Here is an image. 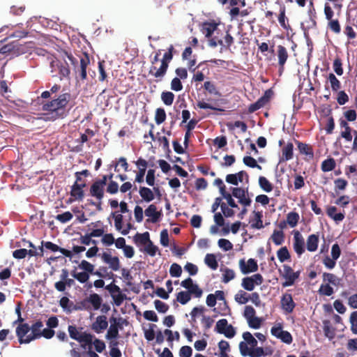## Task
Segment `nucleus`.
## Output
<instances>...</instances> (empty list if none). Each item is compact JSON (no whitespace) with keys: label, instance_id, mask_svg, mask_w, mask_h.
Listing matches in <instances>:
<instances>
[{"label":"nucleus","instance_id":"obj_5","mask_svg":"<svg viewBox=\"0 0 357 357\" xmlns=\"http://www.w3.org/2000/svg\"><path fill=\"white\" fill-rule=\"evenodd\" d=\"M31 331L28 324H18L15 329L16 335L20 344H29L32 342L31 334L27 335Z\"/></svg>","mask_w":357,"mask_h":357},{"label":"nucleus","instance_id":"obj_27","mask_svg":"<svg viewBox=\"0 0 357 357\" xmlns=\"http://www.w3.org/2000/svg\"><path fill=\"white\" fill-rule=\"evenodd\" d=\"M319 235L312 234L308 236L306 241V248L309 252H315L319 245Z\"/></svg>","mask_w":357,"mask_h":357},{"label":"nucleus","instance_id":"obj_39","mask_svg":"<svg viewBox=\"0 0 357 357\" xmlns=\"http://www.w3.org/2000/svg\"><path fill=\"white\" fill-rule=\"evenodd\" d=\"M271 238L276 245H280L284 241V234L282 230L275 229L271 236Z\"/></svg>","mask_w":357,"mask_h":357},{"label":"nucleus","instance_id":"obj_45","mask_svg":"<svg viewBox=\"0 0 357 357\" xmlns=\"http://www.w3.org/2000/svg\"><path fill=\"white\" fill-rule=\"evenodd\" d=\"M300 216L296 212H290L287 215V222L291 227H294L297 225Z\"/></svg>","mask_w":357,"mask_h":357},{"label":"nucleus","instance_id":"obj_44","mask_svg":"<svg viewBox=\"0 0 357 357\" xmlns=\"http://www.w3.org/2000/svg\"><path fill=\"white\" fill-rule=\"evenodd\" d=\"M277 256L280 262H284L291 258L289 252L286 246L282 247L278 250Z\"/></svg>","mask_w":357,"mask_h":357},{"label":"nucleus","instance_id":"obj_31","mask_svg":"<svg viewBox=\"0 0 357 357\" xmlns=\"http://www.w3.org/2000/svg\"><path fill=\"white\" fill-rule=\"evenodd\" d=\"M254 219L250 221L251 227L253 229H261L264 228L262 221V212L261 211H253Z\"/></svg>","mask_w":357,"mask_h":357},{"label":"nucleus","instance_id":"obj_63","mask_svg":"<svg viewBox=\"0 0 357 357\" xmlns=\"http://www.w3.org/2000/svg\"><path fill=\"white\" fill-rule=\"evenodd\" d=\"M267 354L264 351V349L263 347H256L254 348H252V350L250 351V357H261L266 356Z\"/></svg>","mask_w":357,"mask_h":357},{"label":"nucleus","instance_id":"obj_56","mask_svg":"<svg viewBox=\"0 0 357 357\" xmlns=\"http://www.w3.org/2000/svg\"><path fill=\"white\" fill-rule=\"evenodd\" d=\"M14 43H10L1 47L0 54L14 56Z\"/></svg>","mask_w":357,"mask_h":357},{"label":"nucleus","instance_id":"obj_35","mask_svg":"<svg viewBox=\"0 0 357 357\" xmlns=\"http://www.w3.org/2000/svg\"><path fill=\"white\" fill-rule=\"evenodd\" d=\"M139 193L142 198L146 202H150L154 199V195L152 190L146 187H140Z\"/></svg>","mask_w":357,"mask_h":357},{"label":"nucleus","instance_id":"obj_52","mask_svg":"<svg viewBox=\"0 0 357 357\" xmlns=\"http://www.w3.org/2000/svg\"><path fill=\"white\" fill-rule=\"evenodd\" d=\"M161 99L165 105H172L174 100V94L170 91H164L161 94Z\"/></svg>","mask_w":357,"mask_h":357},{"label":"nucleus","instance_id":"obj_41","mask_svg":"<svg viewBox=\"0 0 357 357\" xmlns=\"http://www.w3.org/2000/svg\"><path fill=\"white\" fill-rule=\"evenodd\" d=\"M323 280L324 282H327V284H331L335 286L338 285L340 283V279L335 274L331 273H324Z\"/></svg>","mask_w":357,"mask_h":357},{"label":"nucleus","instance_id":"obj_55","mask_svg":"<svg viewBox=\"0 0 357 357\" xmlns=\"http://www.w3.org/2000/svg\"><path fill=\"white\" fill-rule=\"evenodd\" d=\"M166 119V113L164 109L158 108L155 111V121L158 125L162 123Z\"/></svg>","mask_w":357,"mask_h":357},{"label":"nucleus","instance_id":"obj_9","mask_svg":"<svg viewBox=\"0 0 357 357\" xmlns=\"http://www.w3.org/2000/svg\"><path fill=\"white\" fill-rule=\"evenodd\" d=\"M282 278L285 279V282L282 283L284 287L291 286L294 284L296 279L300 275V272H294L291 266L288 265L283 266Z\"/></svg>","mask_w":357,"mask_h":357},{"label":"nucleus","instance_id":"obj_64","mask_svg":"<svg viewBox=\"0 0 357 357\" xmlns=\"http://www.w3.org/2000/svg\"><path fill=\"white\" fill-rule=\"evenodd\" d=\"M351 330L354 334H357V311L353 312L350 315Z\"/></svg>","mask_w":357,"mask_h":357},{"label":"nucleus","instance_id":"obj_61","mask_svg":"<svg viewBox=\"0 0 357 357\" xmlns=\"http://www.w3.org/2000/svg\"><path fill=\"white\" fill-rule=\"evenodd\" d=\"M328 27L331 31H332L336 34L340 33L341 31L340 24L337 20H329Z\"/></svg>","mask_w":357,"mask_h":357},{"label":"nucleus","instance_id":"obj_20","mask_svg":"<svg viewBox=\"0 0 357 357\" xmlns=\"http://www.w3.org/2000/svg\"><path fill=\"white\" fill-rule=\"evenodd\" d=\"M86 186V181L80 183H74L71 186L70 195L75 200L82 201L84 197L83 188Z\"/></svg>","mask_w":357,"mask_h":357},{"label":"nucleus","instance_id":"obj_22","mask_svg":"<svg viewBox=\"0 0 357 357\" xmlns=\"http://www.w3.org/2000/svg\"><path fill=\"white\" fill-rule=\"evenodd\" d=\"M218 25L219 24L215 21L205 22L202 25L201 31L206 38L209 39L213 34H215L218 28Z\"/></svg>","mask_w":357,"mask_h":357},{"label":"nucleus","instance_id":"obj_2","mask_svg":"<svg viewBox=\"0 0 357 357\" xmlns=\"http://www.w3.org/2000/svg\"><path fill=\"white\" fill-rule=\"evenodd\" d=\"M337 197H338L335 199L334 203L337 206H339L340 207L343 208L342 212L337 213V208L334 206H329L326 208L327 215L333 220H334L336 223H339L344 219L345 214L344 208L348 206V204L350 203L351 200L350 197L347 195H340Z\"/></svg>","mask_w":357,"mask_h":357},{"label":"nucleus","instance_id":"obj_6","mask_svg":"<svg viewBox=\"0 0 357 357\" xmlns=\"http://www.w3.org/2000/svg\"><path fill=\"white\" fill-rule=\"evenodd\" d=\"M263 282L262 275L260 273H256L250 277L243 278L241 286L244 289L251 291L255 289V285H260Z\"/></svg>","mask_w":357,"mask_h":357},{"label":"nucleus","instance_id":"obj_21","mask_svg":"<svg viewBox=\"0 0 357 357\" xmlns=\"http://www.w3.org/2000/svg\"><path fill=\"white\" fill-rule=\"evenodd\" d=\"M108 326L107 317L105 315L98 316L96 321L92 324L91 328L96 333H100Z\"/></svg>","mask_w":357,"mask_h":357},{"label":"nucleus","instance_id":"obj_24","mask_svg":"<svg viewBox=\"0 0 357 357\" xmlns=\"http://www.w3.org/2000/svg\"><path fill=\"white\" fill-rule=\"evenodd\" d=\"M105 186L95 181L90 187V195L101 201L104 197Z\"/></svg>","mask_w":357,"mask_h":357},{"label":"nucleus","instance_id":"obj_59","mask_svg":"<svg viewBox=\"0 0 357 357\" xmlns=\"http://www.w3.org/2000/svg\"><path fill=\"white\" fill-rule=\"evenodd\" d=\"M14 43V56L23 54L26 52V47L24 45L20 44L18 41H13Z\"/></svg>","mask_w":357,"mask_h":357},{"label":"nucleus","instance_id":"obj_32","mask_svg":"<svg viewBox=\"0 0 357 357\" xmlns=\"http://www.w3.org/2000/svg\"><path fill=\"white\" fill-rule=\"evenodd\" d=\"M133 240L137 245H146L151 241L149 233L148 231L143 234L137 233Z\"/></svg>","mask_w":357,"mask_h":357},{"label":"nucleus","instance_id":"obj_54","mask_svg":"<svg viewBox=\"0 0 357 357\" xmlns=\"http://www.w3.org/2000/svg\"><path fill=\"white\" fill-rule=\"evenodd\" d=\"M243 163L251 168H257L258 169H261V166L257 164L256 160L251 156H245L243 158Z\"/></svg>","mask_w":357,"mask_h":357},{"label":"nucleus","instance_id":"obj_38","mask_svg":"<svg viewBox=\"0 0 357 357\" xmlns=\"http://www.w3.org/2000/svg\"><path fill=\"white\" fill-rule=\"evenodd\" d=\"M204 262L213 271L216 270L218 267V263L214 254H206L204 258Z\"/></svg>","mask_w":357,"mask_h":357},{"label":"nucleus","instance_id":"obj_14","mask_svg":"<svg viewBox=\"0 0 357 357\" xmlns=\"http://www.w3.org/2000/svg\"><path fill=\"white\" fill-rule=\"evenodd\" d=\"M121 319H117L114 317L109 318L110 326L106 334V338L107 340L116 339L119 336V328H121L119 321Z\"/></svg>","mask_w":357,"mask_h":357},{"label":"nucleus","instance_id":"obj_10","mask_svg":"<svg viewBox=\"0 0 357 357\" xmlns=\"http://www.w3.org/2000/svg\"><path fill=\"white\" fill-rule=\"evenodd\" d=\"M238 265L241 273L244 275L258 271V264L255 259L250 258L247 262L244 259H241L239 260Z\"/></svg>","mask_w":357,"mask_h":357},{"label":"nucleus","instance_id":"obj_11","mask_svg":"<svg viewBox=\"0 0 357 357\" xmlns=\"http://www.w3.org/2000/svg\"><path fill=\"white\" fill-rule=\"evenodd\" d=\"M232 195L238 199V203L244 206H249L251 199L248 197V190L241 188H231Z\"/></svg>","mask_w":357,"mask_h":357},{"label":"nucleus","instance_id":"obj_33","mask_svg":"<svg viewBox=\"0 0 357 357\" xmlns=\"http://www.w3.org/2000/svg\"><path fill=\"white\" fill-rule=\"evenodd\" d=\"M89 303L93 306V310H98L100 309L102 299L100 295L93 293L91 294L88 297Z\"/></svg>","mask_w":357,"mask_h":357},{"label":"nucleus","instance_id":"obj_13","mask_svg":"<svg viewBox=\"0 0 357 357\" xmlns=\"http://www.w3.org/2000/svg\"><path fill=\"white\" fill-rule=\"evenodd\" d=\"M293 248L298 257H301L305 252L304 238L298 231L294 232Z\"/></svg>","mask_w":357,"mask_h":357},{"label":"nucleus","instance_id":"obj_34","mask_svg":"<svg viewBox=\"0 0 357 357\" xmlns=\"http://www.w3.org/2000/svg\"><path fill=\"white\" fill-rule=\"evenodd\" d=\"M297 144L298 149L301 154L305 155L309 157L310 159L313 158L314 153L311 146L300 142H297Z\"/></svg>","mask_w":357,"mask_h":357},{"label":"nucleus","instance_id":"obj_25","mask_svg":"<svg viewBox=\"0 0 357 357\" xmlns=\"http://www.w3.org/2000/svg\"><path fill=\"white\" fill-rule=\"evenodd\" d=\"M59 319L56 316H51L46 321L45 331H49L50 333L47 335V339H51L55 335V331L54 328H56L59 326Z\"/></svg>","mask_w":357,"mask_h":357},{"label":"nucleus","instance_id":"obj_17","mask_svg":"<svg viewBox=\"0 0 357 357\" xmlns=\"http://www.w3.org/2000/svg\"><path fill=\"white\" fill-rule=\"evenodd\" d=\"M271 90L266 91L264 95L259 98L255 102L251 104L248 107V112L253 113L257 110L264 107L268 102L270 99L269 93Z\"/></svg>","mask_w":357,"mask_h":357},{"label":"nucleus","instance_id":"obj_43","mask_svg":"<svg viewBox=\"0 0 357 357\" xmlns=\"http://www.w3.org/2000/svg\"><path fill=\"white\" fill-rule=\"evenodd\" d=\"M342 296L347 297V304L352 309H357V293L348 296L347 291L342 292Z\"/></svg>","mask_w":357,"mask_h":357},{"label":"nucleus","instance_id":"obj_46","mask_svg":"<svg viewBox=\"0 0 357 357\" xmlns=\"http://www.w3.org/2000/svg\"><path fill=\"white\" fill-rule=\"evenodd\" d=\"M190 299L191 296L188 291H181L176 295V301L182 305H185Z\"/></svg>","mask_w":357,"mask_h":357},{"label":"nucleus","instance_id":"obj_37","mask_svg":"<svg viewBox=\"0 0 357 357\" xmlns=\"http://www.w3.org/2000/svg\"><path fill=\"white\" fill-rule=\"evenodd\" d=\"M70 73V70L68 63L66 61L61 62L60 61L58 68V74L59 75L60 79H62L63 78H69Z\"/></svg>","mask_w":357,"mask_h":357},{"label":"nucleus","instance_id":"obj_12","mask_svg":"<svg viewBox=\"0 0 357 357\" xmlns=\"http://www.w3.org/2000/svg\"><path fill=\"white\" fill-rule=\"evenodd\" d=\"M80 65L77 68H75L76 73H79L81 80L84 81L87 78L86 68L90 63V59L89 54L84 52L83 56L80 57Z\"/></svg>","mask_w":357,"mask_h":357},{"label":"nucleus","instance_id":"obj_57","mask_svg":"<svg viewBox=\"0 0 357 357\" xmlns=\"http://www.w3.org/2000/svg\"><path fill=\"white\" fill-rule=\"evenodd\" d=\"M319 293L321 295L330 296L334 293L333 288L329 284H322L319 289Z\"/></svg>","mask_w":357,"mask_h":357},{"label":"nucleus","instance_id":"obj_62","mask_svg":"<svg viewBox=\"0 0 357 357\" xmlns=\"http://www.w3.org/2000/svg\"><path fill=\"white\" fill-rule=\"evenodd\" d=\"M229 324L226 319H220L215 326V331L220 334L225 332V328L228 326Z\"/></svg>","mask_w":357,"mask_h":357},{"label":"nucleus","instance_id":"obj_28","mask_svg":"<svg viewBox=\"0 0 357 357\" xmlns=\"http://www.w3.org/2000/svg\"><path fill=\"white\" fill-rule=\"evenodd\" d=\"M223 33L217 29L215 34H213L208 39V45L211 47H216L218 45H223Z\"/></svg>","mask_w":357,"mask_h":357},{"label":"nucleus","instance_id":"obj_16","mask_svg":"<svg viewBox=\"0 0 357 357\" xmlns=\"http://www.w3.org/2000/svg\"><path fill=\"white\" fill-rule=\"evenodd\" d=\"M281 307L286 313H291L296 307L291 294L285 293L281 298Z\"/></svg>","mask_w":357,"mask_h":357},{"label":"nucleus","instance_id":"obj_26","mask_svg":"<svg viewBox=\"0 0 357 357\" xmlns=\"http://www.w3.org/2000/svg\"><path fill=\"white\" fill-rule=\"evenodd\" d=\"M145 215L151 218V221L155 223L159 221L162 213L160 211H157V207L154 204H151L144 211Z\"/></svg>","mask_w":357,"mask_h":357},{"label":"nucleus","instance_id":"obj_29","mask_svg":"<svg viewBox=\"0 0 357 357\" xmlns=\"http://www.w3.org/2000/svg\"><path fill=\"white\" fill-rule=\"evenodd\" d=\"M348 185V181L344 178H336L334 181V191L335 193L332 194V197L339 196L342 191H344Z\"/></svg>","mask_w":357,"mask_h":357},{"label":"nucleus","instance_id":"obj_48","mask_svg":"<svg viewBox=\"0 0 357 357\" xmlns=\"http://www.w3.org/2000/svg\"><path fill=\"white\" fill-rule=\"evenodd\" d=\"M236 276L234 270L229 268H225L223 270L222 282L224 283H228L231 280L234 279Z\"/></svg>","mask_w":357,"mask_h":357},{"label":"nucleus","instance_id":"obj_36","mask_svg":"<svg viewBox=\"0 0 357 357\" xmlns=\"http://www.w3.org/2000/svg\"><path fill=\"white\" fill-rule=\"evenodd\" d=\"M336 166L335 160L333 158H328L321 162V169L324 172H331Z\"/></svg>","mask_w":357,"mask_h":357},{"label":"nucleus","instance_id":"obj_4","mask_svg":"<svg viewBox=\"0 0 357 357\" xmlns=\"http://www.w3.org/2000/svg\"><path fill=\"white\" fill-rule=\"evenodd\" d=\"M68 331L70 338L73 340H77V342L84 343L85 344H92V339L93 338V335L86 332L82 333L75 326L73 325H69L68 327Z\"/></svg>","mask_w":357,"mask_h":357},{"label":"nucleus","instance_id":"obj_58","mask_svg":"<svg viewBox=\"0 0 357 357\" xmlns=\"http://www.w3.org/2000/svg\"><path fill=\"white\" fill-rule=\"evenodd\" d=\"M181 273L182 268L179 264L174 263L171 265L169 268V274L172 277L178 278L181 276Z\"/></svg>","mask_w":357,"mask_h":357},{"label":"nucleus","instance_id":"obj_42","mask_svg":"<svg viewBox=\"0 0 357 357\" xmlns=\"http://www.w3.org/2000/svg\"><path fill=\"white\" fill-rule=\"evenodd\" d=\"M259 185L260 188L266 192H270L273 190L272 183L264 176H259Z\"/></svg>","mask_w":357,"mask_h":357},{"label":"nucleus","instance_id":"obj_30","mask_svg":"<svg viewBox=\"0 0 357 357\" xmlns=\"http://www.w3.org/2000/svg\"><path fill=\"white\" fill-rule=\"evenodd\" d=\"M282 156L280 162L288 161L293 158L294 156V145L291 142H288L282 150Z\"/></svg>","mask_w":357,"mask_h":357},{"label":"nucleus","instance_id":"obj_40","mask_svg":"<svg viewBox=\"0 0 357 357\" xmlns=\"http://www.w3.org/2000/svg\"><path fill=\"white\" fill-rule=\"evenodd\" d=\"M327 80L329 82L331 89L333 91H337L339 89H340L341 83L333 73H329L327 77Z\"/></svg>","mask_w":357,"mask_h":357},{"label":"nucleus","instance_id":"obj_50","mask_svg":"<svg viewBox=\"0 0 357 357\" xmlns=\"http://www.w3.org/2000/svg\"><path fill=\"white\" fill-rule=\"evenodd\" d=\"M235 301L238 304H245L249 301V297L248 296V294L243 291L240 290L234 296Z\"/></svg>","mask_w":357,"mask_h":357},{"label":"nucleus","instance_id":"obj_47","mask_svg":"<svg viewBox=\"0 0 357 357\" xmlns=\"http://www.w3.org/2000/svg\"><path fill=\"white\" fill-rule=\"evenodd\" d=\"M243 338L244 341L250 346L251 348L256 347L257 346V340L253 337L251 333L246 331L243 333Z\"/></svg>","mask_w":357,"mask_h":357},{"label":"nucleus","instance_id":"obj_19","mask_svg":"<svg viewBox=\"0 0 357 357\" xmlns=\"http://www.w3.org/2000/svg\"><path fill=\"white\" fill-rule=\"evenodd\" d=\"M340 126L344 129L340 132V136L345 139L346 142H351L352 141L353 130L348 123V121L343 119L339 120Z\"/></svg>","mask_w":357,"mask_h":357},{"label":"nucleus","instance_id":"obj_60","mask_svg":"<svg viewBox=\"0 0 357 357\" xmlns=\"http://www.w3.org/2000/svg\"><path fill=\"white\" fill-rule=\"evenodd\" d=\"M218 246L224 251H229L233 248V244L227 239L220 238L218 241Z\"/></svg>","mask_w":357,"mask_h":357},{"label":"nucleus","instance_id":"obj_1","mask_svg":"<svg viewBox=\"0 0 357 357\" xmlns=\"http://www.w3.org/2000/svg\"><path fill=\"white\" fill-rule=\"evenodd\" d=\"M71 98L69 93H62L56 98L50 101L42 103V108L44 111L52 112V118L54 119L63 118L66 116V107Z\"/></svg>","mask_w":357,"mask_h":357},{"label":"nucleus","instance_id":"obj_51","mask_svg":"<svg viewBox=\"0 0 357 357\" xmlns=\"http://www.w3.org/2000/svg\"><path fill=\"white\" fill-rule=\"evenodd\" d=\"M204 89L207 91L210 94L215 96H220V92L217 89L215 85L213 82L210 81H206L204 84Z\"/></svg>","mask_w":357,"mask_h":357},{"label":"nucleus","instance_id":"obj_7","mask_svg":"<svg viewBox=\"0 0 357 357\" xmlns=\"http://www.w3.org/2000/svg\"><path fill=\"white\" fill-rule=\"evenodd\" d=\"M43 322L40 319H37L31 324L30 327L31 331V338L33 341L40 339L42 337L47 339V335L50 332L49 331H45V328H43Z\"/></svg>","mask_w":357,"mask_h":357},{"label":"nucleus","instance_id":"obj_49","mask_svg":"<svg viewBox=\"0 0 357 357\" xmlns=\"http://www.w3.org/2000/svg\"><path fill=\"white\" fill-rule=\"evenodd\" d=\"M250 12L248 9H244L242 10H240L239 7H235L234 8H231L229 14L231 16L232 19L236 18L238 15H241L242 17H245L248 15Z\"/></svg>","mask_w":357,"mask_h":357},{"label":"nucleus","instance_id":"obj_15","mask_svg":"<svg viewBox=\"0 0 357 357\" xmlns=\"http://www.w3.org/2000/svg\"><path fill=\"white\" fill-rule=\"evenodd\" d=\"M276 55L278 59L279 72L282 74L284 69V65L289 58V54L287 48L283 45L277 46Z\"/></svg>","mask_w":357,"mask_h":357},{"label":"nucleus","instance_id":"obj_18","mask_svg":"<svg viewBox=\"0 0 357 357\" xmlns=\"http://www.w3.org/2000/svg\"><path fill=\"white\" fill-rule=\"evenodd\" d=\"M102 260L109 265V267L114 271L120 268V261L118 257H112L107 252H103L101 255Z\"/></svg>","mask_w":357,"mask_h":357},{"label":"nucleus","instance_id":"obj_53","mask_svg":"<svg viewBox=\"0 0 357 357\" xmlns=\"http://www.w3.org/2000/svg\"><path fill=\"white\" fill-rule=\"evenodd\" d=\"M323 330L324 332V335L328 337L329 339H333L335 337V331L332 328L331 326V323L329 321L326 320L324 321V327Z\"/></svg>","mask_w":357,"mask_h":357},{"label":"nucleus","instance_id":"obj_3","mask_svg":"<svg viewBox=\"0 0 357 357\" xmlns=\"http://www.w3.org/2000/svg\"><path fill=\"white\" fill-rule=\"evenodd\" d=\"M78 268L84 271L77 272V268L75 267V269L71 271V275L80 283L86 282L90 278L89 274L93 273L94 271V266L86 260H82L78 265Z\"/></svg>","mask_w":357,"mask_h":357},{"label":"nucleus","instance_id":"obj_8","mask_svg":"<svg viewBox=\"0 0 357 357\" xmlns=\"http://www.w3.org/2000/svg\"><path fill=\"white\" fill-rule=\"evenodd\" d=\"M105 289L109 292L113 298L114 303L116 306H120L126 298V295L122 294L120 287L114 282L107 284L105 287Z\"/></svg>","mask_w":357,"mask_h":357},{"label":"nucleus","instance_id":"obj_23","mask_svg":"<svg viewBox=\"0 0 357 357\" xmlns=\"http://www.w3.org/2000/svg\"><path fill=\"white\" fill-rule=\"evenodd\" d=\"M168 68L162 63H160V66L157 68L155 66L151 65L149 70V74L155 79L161 80L167 73Z\"/></svg>","mask_w":357,"mask_h":357}]
</instances>
